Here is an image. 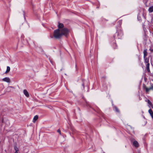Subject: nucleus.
<instances>
[{
  "instance_id": "obj_1",
  "label": "nucleus",
  "mask_w": 153,
  "mask_h": 153,
  "mask_svg": "<svg viewBox=\"0 0 153 153\" xmlns=\"http://www.w3.org/2000/svg\"><path fill=\"white\" fill-rule=\"evenodd\" d=\"M64 25L59 23L58 25V29L55 30L54 32L53 36L56 39L60 38L62 35L66 36L68 33V30L66 28H63Z\"/></svg>"
},
{
  "instance_id": "obj_2",
  "label": "nucleus",
  "mask_w": 153,
  "mask_h": 153,
  "mask_svg": "<svg viewBox=\"0 0 153 153\" xmlns=\"http://www.w3.org/2000/svg\"><path fill=\"white\" fill-rule=\"evenodd\" d=\"M144 88L145 89L146 92L147 93H148L151 90H153V86L152 85L149 88H147L146 86H145Z\"/></svg>"
},
{
  "instance_id": "obj_3",
  "label": "nucleus",
  "mask_w": 153,
  "mask_h": 153,
  "mask_svg": "<svg viewBox=\"0 0 153 153\" xmlns=\"http://www.w3.org/2000/svg\"><path fill=\"white\" fill-rule=\"evenodd\" d=\"M133 144L134 146L136 147H137L139 146V144L138 142L136 140H134L133 142Z\"/></svg>"
},
{
  "instance_id": "obj_4",
  "label": "nucleus",
  "mask_w": 153,
  "mask_h": 153,
  "mask_svg": "<svg viewBox=\"0 0 153 153\" xmlns=\"http://www.w3.org/2000/svg\"><path fill=\"white\" fill-rule=\"evenodd\" d=\"M2 80L7 82H10V79L8 77H6L2 79Z\"/></svg>"
},
{
  "instance_id": "obj_5",
  "label": "nucleus",
  "mask_w": 153,
  "mask_h": 153,
  "mask_svg": "<svg viewBox=\"0 0 153 153\" xmlns=\"http://www.w3.org/2000/svg\"><path fill=\"white\" fill-rule=\"evenodd\" d=\"M14 149L15 151V152H14V153H19V149L16 146H14Z\"/></svg>"
},
{
  "instance_id": "obj_6",
  "label": "nucleus",
  "mask_w": 153,
  "mask_h": 153,
  "mask_svg": "<svg viewBox=\"0 0 153 153\" xmlns=\"http://www.w3.org/2000/svg\"><path fill=\"white\" fill-rule=\"evenodd\" d=\"M23 93L27 97H28L29 96V94L28 92L26 90H24L23 91Z\"/></svg>"
},
{
  "instance_id": "obj_7",
  "label": "nucleus",
  "mask_w": 153,
  "mask_h": 153,
  "mask_svg": "<svg viewBox=\"0 0 153 153\" xmlns=\"http://www.w3.org/2000/svg\"><path fill=\"white\" fill-rule=\"evenodd\" d=\"M148 11L149 13H152L153 12V5L149 7Z\"/></svg>"
},
{
  "instance_id": "obj_8",
  "label": "nucleus",
  "mask_w": 153,
  "mask_h": 153,
  "mask_svg": "<svg viewBox=\"0 0 153 153\" xmlns=\"http://www.w3.org/2000/svg\"><path fill=\"white\" fill-rule=\"evenodd\" d=\"M149 112L150 114V115L153 119V112L152 110L151 109H150L149 110Z\"/></svg>"
},
{
  "instance_id": "obj_9",
  "label": "nucleus",
  "mask_w": 153,
  "mask_h": 153,
  "mask_svg": "<svg viewBox=\"0 0 153 153\" xmlns=\"http://www.w3.org/2000/svg\"><path fill=\"white\" fill-rule=\"evenodd\" d=\"M38 116L37 115L35 116L33 119V123H35L36 121L38 119Z\"/></svg>"
},
{
  "instance_id": "obj_10",
  "label": "nucleus",
  "mask_w": 153,
  "mask_h": 153,
  "mask_svg": "<svg viewBox=\"0 0 153 153\" xmlns=\"http://www.w3.org/2000/svg\"><path fill=\"white\" fill-rule=\"evenodd\" d=\"M144 57L145 58L147 55V52L146 49L144 50L143 51Z\"/></svg>"
},
{
  "instance_id": "obj_11",
  "label": "nucleus",
  "mask_w": 153,
  "mask_h": 153,
  "mask_svg": "<svg viewBox=\"0 0 153 153\" xmlns=\"http://www.w3.org/2000/svg\"><path fill=\"white\" fill-rule=\"evenodd\" d=\"M146 68L147 71L149 72L150 71V69H149V63H147L146 65Z\"/></svg>"
},
{
  "instance_id": "obj_12",
  "label": "nucleus",
  "mask_w": 153,
  "mask_h": 153,
  "mask_svg": "<svg viewBox=\"0 0 153 153\" xmlns=\"http://www.w3.org/2000/svg\"><path fill=\"white\" fill-rule=\"evenodd\" d=\"M10 68L9 66H7V70L5 72V73H7L10 71Z\"/></svg>"
},
{
  "instance_id": "obj_13",
  "label": "nucleus",
  "mask_w": 153,
  "mask_h": 153,
  "mask_svg": "<svg viewBox=\"0 0 153 153\" xmlns=\"http://www.w3.org/2000/svg\"><path fill=\"white\" fill-rule=\"evenodd\" d=\"M147 102L151 106V107H152L153 105L151 102L149 100H148Z\"/></svg>"
},
{
  "instance_id": "obj_14",
  "label": "nucleus",
  "mask_w": 153,
  "mask_h": 153,
  "mask_svg": "<svg viewBox=\"0 0 153 153\" xmlns=\"http://www.w3.org/2000/svg\"><path fill=\"white\" fill-rule=\"evenodd\" d=\"M115 111L116 112H119V110L117 107H115Z\"/></svg>"
},
{
  "instance_id": "obj_15",
  "label": "nucleus",
  "mask_w": 153,
  "mask_h": 153,
  "mask_svg": "<svg viewBox=\"0 0 153 153\" xmlns=\"http://www.w3.org/2000/svg\"><path fill=\"white\" fill-rule=\"evenodd\" d=\"M57 132L59 133L60 134H61V132L59 129H58Z\"/></svg>"
},
{
  "instance_id": "obj_16",
  "label": "nucleus",
  "mask_w": 153,
  "mask_h": 153,
  "mask_svg": "<svg viewBox=\"0 0 153 153\" xmlns=\"http://www.w3.org/2000/svg\"><path fill=\"white\" fill-rule=\"evenodd\" d=\"M10 88H13V87L12 86H9L7 88V89H9Z\"/></svg>"
},
{
  "instance_id": "obj_17",
  "label": "nucleus",
  "mask_w": 153,
  "mask_h": 153,
  "mask_svg": "<svg viewBox=\"0 0 153 153\" xmlns=\"http://www.w3.org/2000/svg\"><path fill=\"white\" fill-rule=\"evenodd\" d=\"M148 60H147L146 59V62L147 63H148Z\"/></svg>"
},
{
  "instance_id": "obj_18",
  "label": "nucleus",
  "mask_w": 153,
  "mask_h": 153,
  "mask_svg": "<svg viewBox=\"0 0 153 153\" xmlns=\"http://www.w3.org/2000/svg\"><path fill=\"white\" fill-rule=\"evenodd\" d=\"M50 37L51 38H53V36H51Z\"/></svg>"
},
{
  "instance_id": "obj_19",
  "label": "nucleus",
  "mask_w": 153,
  "mask_h": 153,
  "mask_svg": "<svg viewBox=\"0 0 153 153\" xmlns=\"http://www.w3.org/2000/svg\"><path fill=\"white\" fill-rule=\"evenodd\" d=\"M3 122V119H2V122Z\"/></svg>"
},
{
  "instance_id": "obj_20",
  "label": "nucleus",
  "mask_w": 153,
  "mask_h": 153,
  "mask_svg": "<svg viewBox=\"0 0 153 153\" xmlns=\"http://www.w3.org/2000/svg\"><path fill=\"white\" fill-rule=\"evenodd\" d=\"M151 107L153 109V105L152 107Z\"/></svg>"
},
{
  "instance_id": "obj_21",
  "label": "nucleus",
  "mask_w": 153,
  "mask_h": 153,
  "mask_svg": "<svg viewBox=\"0 0 153 153\" xmlns=\"http://www.w3.org/2000/svg\"><path fill=\"white\" fill-rule=\"evenodd\" d=\"M82 85H83V87H84V85L83 84H82Z\"/></svg>"
},
{
  "instance_id": "obj_22",
  "label": "nucleus",
  "mask_w": 153,
  "mask_h": 153,
  "mask_svg": "<svg viewBox=\"0 0 153 153\" xmlns=\"http://www.w3.org/2000/svg\"><path fill=\"white\" fill-rule=\"evenodd\" d=\"M103 153H104V152Z\"/></svg>"
}]
</instances>
